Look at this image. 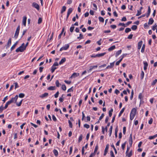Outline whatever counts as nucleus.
Returning <instances> with one entry per match:
<instances>
[{"label": "nucleus", "instance_id": "1", "mask_svg": "<svg viewBox=\"0 0 157 157\" xmlns=\"http://www.w3.org/2000/svg\"><path fill=\"white\" fill-rule=\"evenodd\" d=\"M26 48L25 47V44L23 43L16 50V52H23L25 50Z\"/></svg>", "mask_w": 157, "mask_h": 157}, {"label": "nucleus", "instance_id": "2", "mask_svg": "<svg viewBox=\"0 0 157 157\" xmlns=\"http://www.w3.org/2000/svg\"><path fill=\"white\" fill-rule=\"evenodd\" d=\"M69 47V44H67L65 46H63V47H62L60 48V51H61L63 50H67V49Z\"/></svg>", "mask_w": 157, "mask_h": 157}, {"label": "nucleus", "instance_id": "3", "mask_svg": "<svg viewBox=\"0 0 157 157\" xmlns=\"http://www.w3.org/2000/svg\"><path fill=\"white\" fill-rule=\"evenodd\" d=\"M32 6L33 7L39 10L40 9L39 6L37 3L34 2L32 3Z\"/></svg>", "mask_w": 157, "mask_h": 157}, {"label": "nucleus", "instance_id": "4", "mask_svg": "<svg viewBox=\"0 0 157 157\" xmlns=\"http://www.w3.org/2000/svg\"><path fill=\"white\" fill-rule=\"evenodd\" d=\"M115 62H113V63H110V64L106 68V69H109L112 68L113 67L114 65Z\"/></svg>", "mask_w": 157, "mask_h": 157}, {"label": "nucleus", "instance_id": "5", "mask_svg": "<svg viewBox=\"0 0 157 157\" xmlns=\"http://www.w3.org/2000/svg\"><path fill=\"white\" fill-rule=\"evenodd\" d=\"M73 9L72 8H70L68 10L67 15V19L69 16V15L73 11Z\"/></svg>", "mask_w": 157, "mask_h": 157}, {"label": "nucleus", "instance_id": "6", "mask_svg": "<svg viewBox=\"0 0 157 157\" xmlns=\"http://www.w3.org/2000/svg\"><path fill=\"white\" fill-rule=\"evenodd\" d=\"M109 144H107L105 147V150L104 153V156L106 155V154L108 152V150L109 147Z\"/></svg>", "mask_w": 157, "mask_h": 157}, {"label": "nucleus", "instance_id": "7", "mask_svg": "<svg viewBox=\"0 0 157 157\" xmlns=\"http://www.w3.org/2000/svg\"><path fill=\"white\" fill-rule=\"evenodd\" d=\"M27 17L26 16H24L23 17L22 21V23L24 26H26V22Z\"/></svg>", "mask_w": 157, "mask_h": 157}, {"label": "nucleus", "instance_id": "8", "mask_svg": "<svg viewBox=\"0 0 157 157\" xmlns=\"http://www.w3.org/2000/svg\"><path fill=\"white\" fill-rule=\"evenodd\" d=\"M129 144L131 146L132 143V134H131L130 135L129 139Z\"/></svg>", "mask_w": 157, "mask_h": 157}, {"label": "nucleus", "instance_id": "9", "mask_svg": "<svg viewBox=\"0 0 157 157\" xmlns=\"http://www.w3.org/2000/svg\"><path fill=\"white\" fill-rule=\"evenodd\" d=\"M143 44V41L141 40L138 43V49L140 50L142 45Z\"/></svg>", "mask_w": 157, "mask_h": 157}, {"label": "nucleus", "instance_id": "10", "mask_svg": "<svg viewBox=\"0 0 157 157\" xmlns=\"http://www.w3.org/2000/svg\"><path fill=\"white\" fill-rule=\"evenodd\" d=\"M97 67H98V66L97 65H95V66H91L90 67V68L88 71V72H90V71H91V70L92 69H95V68H96Z\"/></svg>", "mask_w": 157, "mask_h": 157}, {"label": "nucleus", "instance_id": "11", "mask_svg": "<svg viewBox=\"0 0 157 157\" xmlns=\"http://www.w3.org/2000/svg\"><path fill=\"white\" fill-rule=\"evenodd\" d=\"M143 63L144 65V70H146L147 69L148 64L147 62H144Z\"/></svg>", "mask_w": 157, "mask_h": 157}, {"label": "nucleus", "instance_id": "12", "mask_svg": "<svg viewBox=\"0 0 157 157\" xmlns=\"http://www.w3.org/2000/svg\"><path fill=\"white\" fill-rule=\"evenodd\" d=\"M79 75V74L78 73H74L71 75V78H75L77 77Z\"/></svg>", "mask_w": 157, "mask_h": 157}, {"label": "nucleus", "instance_id": "13", "mask_svg": "<svg viewBox=\"0 0 157 157\" xmlns=\"http://www.w3.org/2000/svg\"><path fill=\"white\" fill-rule=\"evenodd\" d=\"M48 95V94L47 93H45L43 94L40 96V97L41 98H44L47 97Z\"/></svg>", "mask_w": 157, "mask_h": 157}, {"label": "nucleus", "instance_id": "14", "mask_svg": "<svg viewBox=\"0 0 157 157\" xmlns=\"http://www.w3.org/2000/svg\"><path fill=\"white\" fill-rule=\"evenodd\" d=\"M11 38H10L9 39V40L7 42V44L6 45V46H7L6 48H7L8 47H9V46L11 45Z\"/></svg>", "mask_w": 157, "mask_h": 157}, {"label": "nucleus", "instance_id": "15", "mask_svg": "<svg viewBox=\"0 0 157 157\" xmlns=\"http://www.w3.org/2000/svg\"><path fill=\"white\" fill-rule=\"evenodd\" d=\"M48 90H56V87L55 86H50L48 88Z\"/></svg>", "mask_w": 157, "mask_h": 157}, {"label": "nucleus", "instance_id": "16", "mask_svg": "<svg viewBox=\"0 0 157 157\" xmlns=\"http://www.w3.org/2000/svg\"><path fill=\"white\" fill-rule=\"evenodd\" d=\"M154 21L153 18H151L149 19V21L148 22V24L150 25H151L153 23Z\"/></svg>", "mask_w": 157, "mask_h": 157}, {"label": "nucleus", "instance_id": "17", "mask_svg": "<svg viewBox=\"0 0 157 157\" xmlns=\"http://www.w3.org/2000/svg\"><path fill=\"white\" fill-rule=\"evenodd\" d=\"M66 61V59L64 57L62 59L61 61L59 62V64L60 65H61L63 63L65 62Z\"/></svg>", "mask_w": 157, "mask_h": 157}, {"label": "nucleus", "instance_id": "18", "mask_svg": "<svg viewBox=\"0 0 157 157\" xmlns=\"http://www.w3.org/2000/svg\"><path fill=\"white\" fill-rule=\"evenodd\" d=\"M18 41L16 42L15 43V44L12 46V47H11V48H10L11 51H12L15 48V46L18 44Z\"/></svg>", "mask_w": 157, "mask_h": 157}, {"label": "nucleus", "instance_id": "19", "mask_svg": "<svg viewBox=\"0 0 157 157\" xmlns=\"http://www.w3.org/2000/svg\"><path fill=\"white\" fill-rule=\"evenodd\" d=\"M106 54L105 52L102 53L100 54H96V56H97V57H100L102 56H103L105 55Z\"/></svg>", "mask_w": 157, "mask_h": 157}, {"label": "nucleus", "instance_id": "20", "mask_svg": "<svg viewBox=\"0 0 157 157\" xmlns=\"http://www.w3.org/2000/svg\"><path fill=\"white\" fill-rule=\"evenodd\" d=\"M136 109L135 108H133L131 111V113L136 115Z\"/></svg>", "mask_w": 157, "mask_h": 157}, {"label": "nucleus", "instance_id": "21", "mask_svg": "<svg viewBox=\"0 0 157 157\" xmlns=\"http://www.w3.org/2000/svg\"><path fill=\"white\" fill-rule=\"evenodd\" d=\"M125 108H123L121 110V111H120L119 113V114L118 115V117H120L121 115L123 113V112H124V110H125Z\"/></svg>", "mask_w": 157, "mask_h": 157}, {"label": "nucleus", "instance_id": "22", "mask_svg": "<svg viewBox=\"0 0 157 157\" xmlns=\"http://www.w3.org/2000/svg\"><path fill=\"white\" fill-rule=\"evenodd\" d=\"M115 48V45H113L109 48H108V50L109 51H111Z\"/></svg>", "mask_w": 157, "mask_h": 157}, {"label": "nucleus", "instance_id": "23", "mask_svg": "<svg viewBox=\"0 0 157 157\" xmlns=\"http://www.w3.org/2000/svg\"><path fill=\"white\" fill-rule=\"evenodd\" d=\"M113 129V126H111L110 127V128H109V136H111L112 132V130Z\"/></svg>", "mask_w": 157, "mask_h": 157}, {"label": "nucleus", "instance_id": "24", "mask_svg": "<svg viewBox=\"0 0 157 157\" xmlns=\"http://www.w3.org/2000/svg\"><path fill=\"white\" fill-rule=\"evenodd\" d=\"M19 33V32L16 31L14 35V37L15 39H16L17 38V37L18 36Z\"/></svg>", "mask_w": 157, "mask_h": 157}, {"label": "nucleus", "instance_id": "25", "mask_svg": "<svg viewBox=\"0 0 157 157\" xmlns=\"http://www.w3.org/2000/svg\"><path fill=\"white\" fill-rule=\"evenodd\" d=\"M122 51L121 50H120L117 51L116 53V56L117 57L119 56L121 52Z\"/></svg>", "mask_w": 157, "mask_h": 157}, {"label": "nucleus", "instance_id": "26", "mask_svg": "<svg viewBox=\"0 0 157 157\" xmlns=\"http://www.w3.org/2000/svg\"><path fill=\"white\" fill-rule=\"evenodd\" d=\"M66 9V7L64 6L62 7V10L61 11V13H63L65 10Z\"/></svg>", "mask_w": 157, "mask_h": 157}, {"label": "nucleus", "instance_id": "27", "mask_svg": "<svg viewBox=\"0 0 157 157\" xmlns=\"http://www.w3.org/2000/svg\"><path fill=\"white\" fill-rule=\"evenodd\" d=\"M53 152L56 156H57L58 155V152L56 150L54 149L53 151Z\"/></svg>", "mask_w": 157, "mask_h": 157}, {"label": "nucleus", "instance_id": "28", "mask_svg": "<svg viewBox=\"0 0 157 157\" xmlns=\"http://www.w3.org/2000/svg\"><path fill=\"white\" fill-rule=\"evenodd\" d=\"M98 19L100 21L103 22L104 21V19L102 17H98Z\"/></svg>", "mask_w": 157, "mask_h": 157}, {"label": "nucleus", "instance_id": "29", "mask_svg": "<svg viewBox=\"0 0 157 157\" xmlns=\"http://www.w3.org/2000/svg\"><path fill=\"white\" fill-rule=\"evenodd\" d=\"M57 69V67H55L54 66H52L51 69V71L52 73H53L55 70Z\"/></svg>", "mask_w": 157, "mask_h": 157}, {"label": "nucleus", "instance_id": "30", "mask_svg": "<svg viewBox=\"0 0 157 157\" xmlns=\"http://www.w3.org/2000/svg\"><path fill=\"white\" fill-rule=\"evenodd\" d=\"M137 29V26L136 25H133L131 27V29L132 30H135Z\"/></svg>", "mask_w": 157, "mask_h": 157}, {"label": "nucleus", "instance_id": "31", "mask_svg": "<svg viewBox=\"0 0 157 157\" xmlns=\"http://www.w3.org/2000/svg\"><path fill=\"white\" fill-rule=\"evenodd\" d=\"M144 76V73L143 71H142L141 73V74H140V77H141V79H142L143 78Z\"/></svg>", "mask_w": 157, "mask_h": 157}, {"label": "nucleus", "instance_id": "32", "mask_svg": "<svg viewBox=\"0 0 157 157\" xmlns=\"http://www.w3.org/2000/svg\"><path fill=\"white\" fill-rule=\"evenodd\" d=\"M135 115L130 113V119L131 120H132L134 117H135Z\"/></svg>", "mask_w": 157, "mask_h": 157}, {"label": "nucleus", "instance_id": "33", "mask_svg": "<svg viewBox=\"0 0 157 157\" xmlns=\"http://www.w3.org/2000/svg\"><path fill=\"white\" fill-rule=\"evenodd\" d=\"M98 149V145H96L95 147L94 152L93 153L94 154V155H95Z\"/></svg>", "mask_w": 157, "mask_h": 157}, {"label": "nucleus", "instance_id": "34", "mask_svg": "<svg viewBox=\"0 0 157 157\" xmlns=\"http://www.w3.org/2000/svg\"><path fill=\"white\" fill-rule=\"evenodd\" d=\"M10 104V103L9 102V101H8V102H7L6 103V105H5V106H4V109H6L7 108V107H8V105H9Z\"/></svg>", "mask_w": 157, "mask_h": 157}, {"label": "nucleus", "instance_id": "35", "mask_svg": "<svg viewBox=\"0 0 157 157\" xmlns=\"http://www.w3.org/2000/svg\"><path fill=\"white\" fill-rule=\"evenodd\" d=\"M84 38L83 35L82 34H79V36L77 37V39L79 40L83 39Z\"/></svg>", "mask_w": 157, "mask_h": 157}, {"label": "nucleus", "instance_id": "36", "mask_svg": "<svg viewBox=\"0 0 157 157\" xmlns=\"http://www.w3.org/2000/svg\"><path fill=\"white\" fill-rule=\"evenodd\" d=\"M134 95V91L133 90H132L131 93V95L130 97V98L131 100H132L133 98V96Z\"/></svg>", "mask_w": 157, "mask_h": 157}, {"label": "nucleus", "instance_id": "37", "mask_svg": "<svg viewBox=\"0 0 157 157\" xmlns=\"http://www.w3.org/2000/svg\"><path fill=\"white\" fill-rule=\"evenodd\" d=\"M145 48V45L144 44L143 45L142 47V48H141V52L142 53H143L144 52Z\"/></svg>", "mask_w": 157, "mask_h": 157}, {"label": "nucleus", "instance_id": "38", "mask_svg": "<svg viewBox=\"0 0 157 157\" xmlns=\"http://www.w3.org/2000/svg\"><path fill=\"white\" fill-rule=\"evenodd\" d=\"M142 94L141 93H140L139 94V97H138L139 99L140 100V102H141V101H142Z\"/></svg>", "mask_w": 157, "mask_h": 157}, {"label": "nucleus", "instance_id": "39", "mask_svg": "<svg viewBox=\"0 0 157 157\" xmlns=\"http://www.w3.org/2000/svg\"><path fill=\"white\" fill-rule=\"evenodd\" d=\"M131 31V29L129 28H126L125 29V32L126 33H128L130 31Z\"/></svg>", "mask_w": 157, "mask_h": 157}, {"label": "nucleus", "instance_id": "40", "mask_svg": "<svg viewBox=\"0 0 157 157\" xmlns=\"http://www.w3.org/2000/svg\"><path fill=\"white\" fill-rule=\"evenodd\" d=\"M25 96V94H24L22 93H20L19 94V97L20 98H23Z\"/></svg>", "mask_w": 157, "mask_h": 157}, {"label": "nucleus", "instance_id": "41", "mask_svg": "<svg viewBox=\"0 0 157 157\" xmlns=\"http://www.w3.org/2000/svg\"><path fill=\"white\" fill-rule=\"evenodd\" d=\"M56 86L57 87H59L60 84L59 83V81L58 80H57L56 82Z\"/></svg>", "mask_w": 157, "mask_h": 157}, {"label": "nucleus", "instance_id": "42", "mask_svg": "<svg viewBox=\"0 0 157 157\" xmlns=\"http://www.w3.org/2000/svg\"><path fill=\"white\" fill-rule=\"evenodd\" d=\"M22 101H23V100H21L19 103H18L17 102L16 103H15L16 105L18 106H20L22 104Z\"/></svg>", "mask_w": 157, "mask_h": 157}, {"label": "nucleus", "instance_id": "43", "mask_svg": "<svg viewBox=\"0 0 157 157\" xmlns=\"http://www.w3.org/2000/svg\"><path fill=\"white\" fill-rule=\"evenodd\" d=\"M118 131V129L117 128H116L115 129V135L116 138H117V132Z\"/></svg>", "mask_w": 157, "mask_h": 157}, {"label": "nucleus", "instance_id": "44", "mask_svg": "<svg viewBox=\"0 0 157 157\" xmlns=\"http://www.w3.org/2000/svg\"><path fill=\"white\" fill-rule=\"evenodd\" d=\"M141 11L140 10H137V13L136 15V16H138L139 15H140L141 14Z\"/></svg>", "mask_w": 157, "mask_h": 157}, {"label": "nucleus", "instance_id": "45", "mask_svg": "<svg viewBox=\"0 0 157 157\" xmlns=\"http://www.w3.org/2000/svg\"><path fill=\"white\" fill-rule=\"evenodd\" d=\"M62 89L63 90H65L66 89V87L65 85H63L62 86Z\"/></svg>", "mask_w": 157, "mask_h": 157}, {"label": "nucleus", "instance_id": "46", "mask_svg": "<svg viewBox=\"0 0 157 157\" xmlns=\"http://www.w3.org/2000/svg\"><path fill=\"white\" fill-rule=\"evenodd\" d=\"M4 109H5L4 107H3L2 105H1L0 107V113H1Z\"/></svg>", "mask_w": 157, "mask_h": 157}, {"label": "nucleus", "instance_id": "47", "mask_svg": "<svg viewBox=\"0 0 157 157\" xmlns=\"http://www.w3.org/2000/svg\"><path fill=\"white\" fill-rule=\"evenodd\" d=\"M126 154L128 157H130L132 155V151H131L128 154H127V153Z\"/></svg>", "mask_w": 157, "mask_h": 157}, {"label": "nucleus", "instance_id": "48", "mask_svg": "<svg viewBox=\"0 0 157 157\" xmlns=\"http://www.w3.org/2000/svg\"><path fill=\"white\" fill-rule=\"evenodd\" d=\"M42 21V19L41 17H40L39 18L38 21V24H40Z\"/></svg>", "mask_w": 157, "mask_h": 157}, {"label": "nucleus", "instance_id": "49", "mask_svg": "<svg viewBox=\"0 0 157 157\" xmlns=\"http://www.w3.org/2000/svg\"><path fill=\"white\" fill-rule=\"evenodd\" d=\"M118 26H122L124 27H126L124 23H120L118 24Z\"/></svg>", "mask_w": 157, "mask_h": 157}, {"label": "nucleus", "instance_id": "50", "mask_svg": "<svg viewBox=\"0 0 157 157\" xmlns=\"http://www.w3.org/2000/svg\"><path fill=\"white\" fill-rule=\"evenodd\" d=\"M84 127L86 128H90V125L88 124H85L84 125Z\"/></svg>", "mask_w": 157, "mask_h": 157}, {"label": "nucleus", "instance_id": "51", "mask_svg": "<svg viewBox=\"0 0 157 157\" xmlns=\"http://www.w3.org/2000/svg\"><path fill=\"white\" fill-rule=\"evenodd\" d=\"M74 28L75 27L73 26L70 28V30L71 33H72L73 32Z\"/></svg>", "mask_w": 157, "mask_h": 157}, {"label": "nucleus", "instance_id": "52", "mask_svg": "<svg viewBox=\"0 0 157 157\" xmlns=\"http://www.w3.org/2000/svg\"><path fill=\"white\" fill-rule=\"evenodd\" d=\"M126 145V142L122 144L121 148L123 150H124Z\"/></svg>", "mask_w": 157, "mask_h": 157}, {"label": "nucleus", "instance_id": "53", "mask_svg": "<svg viewBox=\"0 0 157 157\" xmlns=\"http://www.w3.org/2000/svg\"><path fill=\"white\" fill-rule=\"evenodd\" d=\"M59 92L58 91L54 95V96L55 98H57L59 95Z\"/></svg>", "mask_w": 157, "mask_h": 157}, {"label": "nucleus", "instance_id": "54", "mask_svg": "<svg viewBox=\"0 0 157 157\" xmlns=\"http://www.w3.org/2000/svg\"><path fill=\"white\" fill-rule=\"evenodd\" d=\"M9 101V102L10 104L12 102H15V100H14V98H11V100H10Z\"/></svg>", "mask_w": 157, "mask_h": 157}, {"label": "nucleus", "instance_id": "55", "mask_svg": "<svg viewBox=\"0 0 157 157\" xmlns=\"http://www.w3.org/2000/svg\"><path fill=\"white\" fill-rule=\"evenodd\" d=\"M82 135H81L79 136L78 140V142H80L82 140Z\"/></svg>", "mask_w": 157, "mask_h": 157}, {"label": "nucleus", "instance_id": "56", "mask_svg": "<svg viewBox=\"0 0 157 157\" xmlns=\"http://www.w3.org/2000/svg\"><path fill=\"white\" fill-rule=\"evenodd\" d=\"M110 154L111 156L112 157H115V156L114 155L113 152V151H110Z\"/></svg>", "mask_w": 157, "mask_h": 157}, {"label": "nucleus", "instance_id": "57", "mask_svg": "<svg viewBox=\"0 0 157 157\" xmlns=\"http://www.w3.org/2000/svg\"><path fill=\"white\" fill-rule=\"evenodd\" d=\"M68 123L69 124V126L71 128H72V124L70 120L68 121Z\"/></svg>", "mask_w": 157, "mask_h": 157}, {"label": "nucleus", "instance_id": "58", "mask_svg": "<svg viewBox=\"0 0 157 157\" xmlns=\"http://www.w3.org/2000/svg\"><path fill=\"white\" fill-rule=\"evenodd\" d=\"M104 116V113H102L101 115V116L99 117V120H101L103 117Z\"/></svg>", "mask_w": 157, "mask_h": 157}, {"label": "nucleus", "instance_id": "59", "mask_svg": "<svg viewBox=\"0 0 157 157\" xmlns=\"http://www.w3.org/2000/svg\"><path fill=\"white\" fill-rule=\"evenodd\" d=\"M157 82V79H155V80H154V81H153L152 83H151V85H155V83H156Z\"/></svg>", "mask_w": 157, "mask_h": 157}, {"label": "nucleus", "instance_id": "60", "mask_svg": "<svg viewBox=\"0 0 157 157\" xmlns=\"http://www.w3.org/2000/svg\"><path fill=\"white\" fill-rule=\"evenodd\" d=\"M14 98V100H15V103H16V101H17V99H18V96L17 95H16L13 98Z\"/></svg>", "mask_w": 157, "mask_h": 157}, {"label": "nucleus", "instance_id": "61", "mask_svg": "<svg viewBox=\"0 0 157 157\" xmlns=\"http://www.w3.org/2000/svg\"><path fill=\"white\" fill-rule=\"evenodd\" d=\"M157 27V25L155 24L154 25H153L152 27V29L153 30H155V28Z\"/></svg>", "mask_w": 157, "mask_h": 157}, {"label": "nucleus", "instance_id": "62", "mask_svg": "<svg viewBox=\"0 0 157 157\" xmlns=\"http://www.w3.org/2000/svg\"><path fill=\"white\" fill-rule=\"evenodd\" d=\"M152 122H153V119L152 118H151L150 119V120L148 121V123L149 124H152Z\"/></svg>", "mask_w": 157, "mask_h": 157}, {"label": "nucleus", "instance_id": "63", "mask_svg": "<svg viewBox=\"0 0 157 157\" xmlns=\"http://www.w3.org/2000/svg\"><path fill=\"white\" fill-rule=\"evenodd\" d=\"M52 119L54 121H56L57 120V119L56 117H55V116L54 115H52Z\"/></svg>", "mask_w": 157, "mask_h": 157}, {"label": "nucleus", "instance_id": "64", "mask_svg": "<svg viewBox=\"0 0 157 157\" xmlns=\"http://www.w3.org/2000/svg\"><path fill=\"white\" fill-rule=\"evenodd\" d=\"M72 87H72L71 88H70L69 89L67 90V92H72L73 91V90L72 89Z\"/></svg>", "mask_w": 157, "mask_h": 157}]
</instances>
